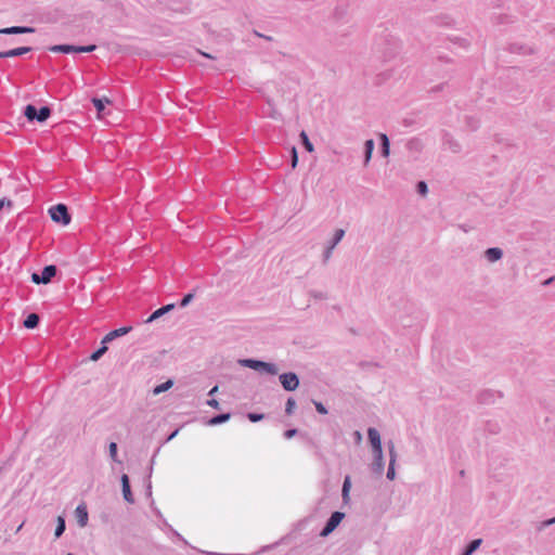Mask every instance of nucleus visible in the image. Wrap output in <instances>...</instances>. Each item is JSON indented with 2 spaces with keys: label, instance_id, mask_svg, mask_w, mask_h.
<instances>
[{
  "label": "nucleus",
  "instance_id": "5fc2aeb1",
  "mask_svg": "<svg viewBox=\"0 0 555 555\" xmlns=\"http://www.w3.org/2000/svg\"><path fill=\"white\" fill-rule=\"evenodd\" d=\"M438 60L440 62H444V63H450L451 62V59H449L448 56H444V55H439Z\"/></svg>",
  "mask_w": 555,
  "mask_h": 555
},
{
  "label": "nucleus",
  "instance_id": "c85d7f7f",
  "mask_svg": "<svg viewBox=\"0 0 555 555\" xmlns=\"http://www.w3.org/2000/svg\"><path fill=\"white\" fill-rule=\"evenodd\" d=\"M65 529H66L65 518L63 516H57V524H56V528L54 531V537L56 539H59L64 533Z\"/></svg>",
  "mask_w": 555,
  "mask_h": 555
},
{
  "label": "nucleus",
  "instance_id": "0e129e2a",
  "mask_svg": "<svg viewBox=\"0 0 555 555\" xmlns=\"http://www.w3.org/2000/svg\"><path fill=\"white\" fill-rule=\"evenodd\" d=\"M66 555H73V554H72V553H68V554H66Z\"/></svg>",
  "mask_w": 555,
  "mask_h": 555
},
{
  "label": "nucleus",
  "instance_id": "393cba45",
  "mask_svg": "<svg viewBox=\"0 0 555 555\" xmlns=\"http://www.w3.org/2000/svg\"><path fill=\"white\" fill-rule=\"evenodd\" d=\"M299 138L306 151L312 153L314 151V146L309 140V137L305 130L300 132Z\"/></svg>",
  "mask_w": 555,
  "mask_h": 555
},
{
  "label": "nucleus",
  "instance_id": "2f4dec72",
  "mask_svg": "<svg viewBox=\"0 0 555 555\" xmlns=\"http://www.w3.org/2000/svg\"><path fill=\"white\" fill-rule=\"evenodd\" d=\"M106 351H107V346H101L100 348H98L95 351H93V352L90 354L89 359H90L91 361H94V362H95V361L100 360V359L104 356V353H105Z\"/></svg>",
  "mask_w": 555,
  "mask_h": 555
},
{
  "label": "nucleus",
  "instance_id": "c03bdc74",
  "mask_svg": "<svg viewBox=\"0 0 555 555\" xmlns=\"http://www.w3.org/2000/svg\"><path fill=\"white\" fill-rule=\"evenodd\" d=\"M12 207H13V202L10 198L3 197V198L0 199V211L3 208L10 209Z\"/></svg>",
  "mask_w": 555,
  "mask_h": 555
},
{
  "label": "nucleus",
  "instance_id": "f8f14e48",
  "mask_svg": "<svg viewBox=\"0 0 555 555\" xmlns=\"http://www.w3.org/2000/svg\"><path fill=\"white\" fill-rule=\"evenodd\" d=\"M35 33L34 27L29 26H11L5 28H0V35H22V34H33Z\"/></svg>",
  "mask_w": 555,
  "mask_h": 555
},
{
  "label": "nucleus",
  "instance_id": "49530a36",
  "mask_svg": "<svg viewBox=\"0 0 555 555\" xmlns=\"http://www.w3.org/2000/svg\"><path fill=\"white\" fill-rule=\"evenodd\" d=\"M79 53H89L93 52L96 49L95 44H89V46H78Z\"/></svg>",
  "mask_w": 555,
  "mask_h": 555
},
{
  "label": "nucleus",
  "instance_id": "603ef678",
  "mask_svg": "<svg viewBox=\"0 0 555 555\" xmlns=\"http://www.w3.org/2000/svg\"><path fill=\"white\" fill-rule=\"evenodd\" d=\"M254 35L259 37V38H263L267 41H272L273 40V38L271 36L263 35V34H261V33H259L257 30H254Z\"/></svg>",
  "mask_w": 555,
  "mask_h": 555
},
{
  "label": "nucleus",
  "instance_id": "bf43d9fd",
  "mask_svg": "<svg viewBox=\"0 0 555 555\" xmlns=\"http://www.w3.org/2000/svg\"><path fill=\"white\" fill-rule=\"evenodd\" d=\"M151 491H152V486H151V482H149V485H147V493H149V495H151V493H152Z\"/></svg>",
  "mask_w": 555,
  "mask_h": 555
},
{
  "label": "nucleus",
  "instance_id": "1a4fd4ad",
  "mask_svg": "<svg viewBox=\"0 0 555 555\" xmlns=\"http://www.w3.org/2000/svg\"><path fill=\"white\" fill-rule=\"evenodd\" d=\"M442 144L453 153H460L462 151V146L459 141H456L448 131H443L442 133Z\"/></svg>",
  "mask_w": 555,
  "mask_h": 555
},
{
  "label": "nucleus",
  "instance_id": "de8ad7c7",
  "mask_svg": "<svg viewBox=\"0 0 555 555\" xmlns=\"http://www.w3.org/2000/svg\"><path fill=\"white\" fill-rule=\"evenodd\" d=\"M453 43L455 44H459L463 48H467L468 47V41L464 38H459V37H455V38H452L450 39Z\"/></svg>",
  "mask_w": 555,
  "mask_h": 555
},
{
  "label": "nucleus",
  "instance_id": "72a5a7b5",
  "mask_svg": "<svg viewBox=\"0 0 555 555\" xmlns=\"http://www.w3.org/2000/svg\"><path fill=\"white\" fill-rule=\"evenodd\" d=\"M296 409V401L294 398L289 397L285 403V413L286 415H292Z\"/></svg>",
  "mask_w": 555,
  "mask_h": 555
},
{
  "label": "nucleus",
  "instance_id": "4c0bfd02",
  "mask_svg": "<svg viewBox=\"0 0 555 555\" xmlns=\"http://www.w3.org/2000/svg\"><path fill=\"white\" fill-rule=\"evenodd\" d=\"M247 418L251 423H257V422H260V421H262L264 418V414L263 413L249 412V413H247Z\"/></svg>",
  "mask_w": 555,
  "mask_h": 555
},
{
  "label": "nucleus",
  "instance_id": "f704fd0d",
  "mask_svg": "<svg viewBox=\"0 0 555 555\" xmlns=\"http://www.w3.org/2000/svg\"><path fill=\"white\" fill-rule=\"evenodd\" d=\"M465 122H466V126L472 130V131H476L478 128H479V120H477L476 118L472 117V116H467L465 118Z\"/></svg>",
  "mask_w": 555,
  "mask_h": 555
},
{
  "label": "nucleus",
  "instance_id": "37998d69",
  "mask_svg": "<svg viewBox=\"0 0 555 555\" xmlns=\"http://www.w3.org/2000/svg\"><path fill=\"white\" fill-rule=\"evenodd\" d=\"M335 247H333V245H327L324 253H323V262L326 263L331 257H332V254H333V250H334Z\"/></svg>",
  "mask_w": 555,
  "mask_h": 555
},
{
  "label": "nucleus",
  "instance_id": "9d476101",
  "mask_svg": "<svg viewBox=\"0 0 555 555\" xmlns=\"http://www.w3.org/2000/svg\"><path fill=\"white\" fill-rule=\"evenodd\" d=\"M367 438L372 447V452L383 450L380 435L376 428L370 427L367 429Z\"/></svg>",
  "mask_w": 555,
  "mask_h": 555
},
{
  "label": "nucleus",
  "instance_id": "aec40b11",
  "mask_svg": "<svg viewBox=\"0 0 555 555\" xmlns=\"http://www.w3.org/2000/svg\"><path fill=\"white\" fill-rule=\"evenodd\" d=\"M231 418V413H221V414H217V415H214L212 417H210L207 422H206V425L208 426H217V425H220V424H223L225 422H228L229 420Z\"/></svg>",
  "mask_w": 555,
  "mask_h": 555
},
{
  "label": "nucleus",
  "instance_id": "bb28decb",
  "mask_svg": "<svg viewBox=\"0 0 555 555\" xmlns=\"http://www.w3.org/2000/svg\"><path fill=\"white\" fill-rule=\"evenodd\" d=\"M478 401L480 403H491L494 401V393L491 390H483L478 395Z\"/></svg>",
  "mask_w": 555,
  "mask_h": 555
},
{
  "label": "nucleus",
  "instance_id": "13d9d810",
  "mask_svg": "<svg viewBox=\"0 0 555 555\" xmlns=\"http://www.w3.org/2000/svg\"><path fill=\"white\" fill-rule=\"evenodd\" d=\"M177 434H178V429H176V430H175V431H173V433L168 437V439H169V440H170V439H172Z\"/></svg>",
  "mask_w": 555,
  "mask_h": 555
},
{
  "label": "nucleus",
  "instance_id": "6ab92c4d",
  "mask_svg": "<svg viewBox=\"0 0 555 555\" xmlns=\"http://www.w3.org/2000/svg\"><path fill=\"white\" fill-rule=\"evenodd\" d=\"M405 147L411 153L420 154L423 150V142L418 138H412L406 142Z\"/></svg>",
  "mask_w": 555,
  "mask_h": 555
},
{
  "label": "nucleus",
  "instance_id": "680f3d73",
  "mask_svg": "<svg viewBox=\"0 0 555 555\" xmlns=\"http://www.w3.org/2000/svg\"><path fill=\"white\" fill-rule=\"evenodd\" d=\"M553 281V278L548 279L545 284H551V282Z\"/></svg>",
  "mask_w": 555,
  "mask_h": 555
},
{
  "label": "nucleus",
  "instance_id": "79ce46f5",
  "mask_svg": "<svg viewBox=\"0 0 555 555\" xmlns=\"http://www.w3.org/2000/svg\"><path fill=\"white\" fill-rule=\"evenodd\" d=\"M312 402H313L318 413H320L322 415H325V414L328 413L326 406L322 402H319V401H315V400H313Z\"/></svg>",
  "mask_w": 555,
  "mask_h": 555
},
{
  "label": "nucleus",
  "instance_id": "5701e85b",
  "mask_svg": "<svg viewBox=\"0 0 555 555\" xmlns=\"http://www.w3.org/2000/svg\"><path fill=\"white\" fill-rule=\"evenodd\" d=\"M374 147H375V143H374L373 139H369L364 142V162H363L364 166L369 165V163L372 158Z\"/></svg>",
  "mask_w": 555,
  "mask_h": 555
},
{
  "label": "nucleus",
  "instance_id": "4468645a",
  "mask_svg": "<svg viewBox=\"0 0 555 555\" xmlns=\"http://www.w3.org/2000/svg\"><path fill=\"white\" fill-rule=\"evenodd\" d=\"M49 51L54 52V53H65V54L79 53L78 46L67 44V43L51 46V47H49Z\"/></svg>",
  "mask_w": 555,
  "mask_h": 555
},
{
  "label": "nucleus",
  "instance_id": "7c9ffc66",
  "mask_svg": "<svg viewBox=\"0 0 555 555\" xmlns=\"http://www.w3.org/2000/svg\"><path fill=\"white\" fill-rule=\"evenodd\" d=\"M345 236V230L337 229L332 237V240L328 242V245H333V247H336V245L343 240Z\"/></svg>",
  "mask_w": 555,
  "mask_h": 555
},
{
  "label": "nucleus",
  "instance_id": "c9c22d12",
  "mask_svg": "<svg viewBox=\"0 0 555 555\" xmlns=\"http://www.w3.org/2000/svg\"><path fill=\"white\" fill-rule=\"evenodd\" d=\"M554 524H555V516H554L553 518H548V519H545V520H543V521L539 522V524L537 525V527H535V528H537V530H538L539 532H541V531H542V530H544L546 527H550V526H552V525H554Z\"/></svg>",
  "mask_w": 555,
  "mask_h": 555
},
{
  "label": "nucleus",
  "instance_id": "cd10ccee",
  "mask_svg": "<svg viewBox=\"0 0 555 555\" xmlns=\"http://www.w3.org/2000/svg\"><path fill=\"white\" fill-rule=\"evenodd\" d=\"M173 386V382L171 379H168L159 385H157L154 389H153V395H159L162 392H165L167 390H169L171 387Z\"/></svg>",
  "mask_w": 555,
  "mask_h": 555
},
{
  "label": "nucleus",
  "instance_id": "a19ab883",
  "mask_svg": "<svg viewBox=\"0 0 555 555\" xmlns=\"http://www.w3.org/2000/svg\"><path fill=\"white\" fill-rule=\"evenodd\" d=\"M291 154H292L291 165H292V168L295 169L298 164V152L295 146L292 147Z\"/></svg>",
  "mask_w": 555,
  "mask_h": 555
},
{
  "label": "nucleus",
  "instance_id": "6e6d98bb",
  "mask_svg": "<svg viewBox=\"0 0 555 555\" xmlns=\"http://www.w3.org/2000/svg\"><path fill=\"white\" fill-rule=\"evenodd\" d=\"M217 391H218V386L216 385V386H214V387L209 390L208 396H210V397H211V396L216 395V393H217Z\"/></svg>",
  "mask_w": 555,
  "mask_h": 555
},
{
  "label": "nucleus",
  "instance_id": "412c9836",
  "mask_svg": "<svg viewBox=\"0 0 555 555\" xmlns=\"http://www.w3.org/2000/svg\"><path fill=\"white\" fill-rule=\"evenodd\" d=\"M380 154L383 157H388L390 154V141L387 134L379 133Z\"/></svg>",
  "mask_w": 555,
  "mask_h": 555
},
{
  "label": "nucleus",
  "instance_id": "f3484780",
  "mask_svg": "<svg viewBox=\"0 0 555 555\" xmlns=\"http://www.w3.org/2000/svg\"><path fill=\"white\" fill-rule=\"evenodd\" d=\"M508 51L511 53L522 54V55L533 53V50L530 47H528L526 44H520V43H511L508 47Z\"/></svg>",
  "mask_w": 555,
  "mask_h": 555
},
{
  "label": "nucleus",
  "instance_id": "f257e3e1",
  "mask_svg": "<svg viewBox=\"0 0 555 555\" xmlns=\"http://www.w3.org/2000/svg\"><path fill=\"white\" fill-rule=\"evenodd\" d=\"M238 363L244 367H248L259 373H266L269 375H276L279 372L276 364L262 360L248 358L240 360Z\"/></svg>",
  "mask_w": 555,
  "mask_h": 555
},
{
  "label": "nucleus",
  "instance_id": "3c124183",
  "mask_svg": "<svg viewBox=\"0 0 555 555\" xmlns=\"http://www.w3.org/2000/svg\"><path fill=\"white\" fill-rule=\"evenodd\" d=\"M206 403H207V405L211 406L212 409H216V410L220 409V404H219L218 400H216L215 398L207 400Z\"/></svg>",
  "mask_w": 555,
  "mask_h": 555
},
{
  "label": "nucleus",
  "instance_id": "9b49d317",
  "mask_svg": "<svg viewBox=\"0 0 555 555\" xmlns=\"http://www.w3.org/2000/svg\"><path fill=\"white\" fill-rule=\"evenodd\" d=\"M75 516L77 519V524L79 527L83 528L88 525L89 514L87 509V505L85 503H80L75 509Z\"/></svg>",
  "mask_w": 555,
  "mask_h": 555
},
{
  "label": "nucleus",
  "instance_id": "473e14b6",
  "mask_svg": "<svg viewBox=\"0 0 555 555\" xmlns=\"http://www.w3.org/2000/svg\"><path fill=\"white\" fill-rule=\"evenodd\" d=\"M388 451H389V463L396 464L397 461V451L393 441L388 442Z\"/></svg>",
  "mask_w": 555,
  "mask_h": 555
},
{
  "label": "nucleus",
  "instance_id": "e2e57ef3",
  "mask_svg": "<svg viewBox=\"0 0 555 555\" xmlns=\"http://www.w3.org/2000/svg\"><path fill=\"white\" fill-rule=\"evenodd\" d=\"M460 475L463 477L465 475V470H461Z\"/></svg>",
  "mask_w": 555,
  "mask_h": 555
},
{
  "label": "nucleus",
  "instance_id": "09e8293b",
  "mask_svg": "<svg viewBox=\"0 0 555 555\" xmlns=\"http://www.w3.org/2000/svg\"><path fill=\"white\" fill-rule=\"evenodd\" d=\"M309 295L315 299H326L327 298L325 293L318 292V291H310Z\"/></svg>",
  "mask_w": 555,
  "mask_h": 555
},
{
  "label": "nucleus",
  "instance_id": "ea45409f",
  "mask_svg": "<svg viewBox=\"0 0 555 555\" xmlns=\"http://www.w3.org/2000/svg\"><path fill=\"white\" fill-rule=\"evenodd\" d=\"M117 443L111 442L108 446L109 456L113 461L117 462Z\"/></svg>",
  "mask_w": 555,
  "mask_h": 555
},
{
  "label": "nucleus",
  "instance_id": "4be33fe9",
  "mask_svg": "<svg viewBox=\"0 0 555 555\" xmlns=\"http://www.w3.org/2000/svg\"><path fill=\"white\" fill-rule=\"evenodd\" d=\"M40 323V317L37 313H29L23 322L24 327L28 330L36 328Z\"/></svg>",
  "mask_w": 555,
  "mask_h": 555
},
{
  "label": "nucleus",
  "instance_id": "864d4df0",
  "mask_svg": "<svg viewBox=\"0 0 555 555\" xmlns=\"http://www.w3.org/2000/svg\"><path fill=\"white\" fill-rule=\"evenodd\" d=\"M114 338L109 337V333H107L101 340V346H106L108 343L113 341Z\"/></svg>",
  "mask_w": 555,
  "mask_h": 555
},
{
  "label": "nucleus",
  "instance_id": "b1692460",
  "mask_svg": "<svg viewBox=\"0 0 555 555\" xmlns=\"http://www.w3.org/2000/svg\"><path fill=\"white\" fill-rule=\"evenodd\" d=\"M482 539L472 540L463 550L461 555H473L481 545Z\"/></svg>",
  "mask_w": 555,
  "mask_h": 555
},
{
  "label": "nucleus",
  "instance_id": "e433bc0d",
  "mask_svg": "<svg viewBox=\"0 0 555 555\" xmlns=\"http://www.w3.org/2000/svg\"><path fill=\"white\" fill-rule=\"evenodd\" d=\"M193 299H194V293H193V292L188 293V294H185V295L182 297V299H181V300H180V302H179V306H180L181 308H184V307H186V306H188V305H189Z\"/></svg>",
  "mask_w": 555,
  "mask_h": 555
},
{
  "label": "nucleus",
  "instance_id": "6e6552de",
  "mask_svg": "<svg viewBox=\"0 0 555 555\" xmlns=\"http://www.w3.org/2000/svg\"><path fill=\"white\" fill-rule=\"evenodd\" d=\"M120 482H121V491H122L124 500L130 504H133L134 498H133L131 487H130V479L127 474L121 475Z\"/></svg>",
  "mask_w": 555,
  "mask_h": 555
},
{
  "label": "nucleus",
  "instance_id": "ddd939ff",
  "mask_svg": "<svg viewBox=\"0 0 555 555\" xmlns=\"http://www.w3.org/2000/svg\"><path fill=\"white\" fill-rule=\"evenodd\" d=\"M31 50V47H18L8 51H2L0 52V59L21 56L30 52Z\"/></svg>",
  "mask_w": 555,
  "mask_h": 555
},
{
  "label": "nucleus",
  "instance_id": "c756f323",
  "mask_svg": "<svg viewBox=\"0 0 555 555\" xmlns=\"http://www.w3.org/2000/svg\"><path fill=\"white\" fill-rule=\"evenodd\" d=\"M131 330H132L131 326H122L120 328L113 330L109 332V337L116 339L118 337H121V336L128 334Z\"/></svg>",
  "mask_w": 555,
  "mask_h": 555
},
{
  "label": "nucleus",
  "instance_id": "a18cd8bd",
  "mask_svg": "<svg viewBox=\"0 0 555 555\" xmlns=\"http://www.w3.org/2000/svg\"><path fill=\"white\" fill-rule=\"evenodd\" d=\"M395 465H396V464H391V463H389V465H388V469H387L386 477H387V479H389V480H393V479L396 478V469H395Z\"/></svg>",
  "mask_w": 555,
  "mask_h": 555
},
{
  "label": "nucleus",
  "instance_id": "a878e982",
  "mask_svg": "<svg viewBox=\"0 0 555 555\" xmlns=\"http://www.w3.org/2000/svg\"><path fill=\"white\" fill-rule=\"evenodd\" d=\"M92 103H93L96 112L100 114L105 109V105L109 104L111 101L107 98H103V99L93 98Z\"/></svg>",
  "mask_w": 555,
  "mask_h": 555
},
{
  "label": "nucleus",
  "instance_id": "2eb2a0df",
  "mask_svg": "<svg viewBox=\"0 0 555 555\" xmlns=\"http://www.w3.org/2000/svg\"><path fill=\"white\" fill-rule=\"evenodd\" d=\"M483 255L489 262L493 263L502 259L503 250L500 247H489Z\"/></svg>",
  "mask_w": 555,
  "mask_h": 555
},
{
  "label": "nucleus",
  "instance_id": "39448f33",
  "mask_svg": "<svg viewBox=\"0 0 555 555\" xmlns=\"http://www.w3.org/2000/svg\"><path fill=\"white\" fill-rule=\"evenodd\" d=\"M345 516L346 515L343 512H339V511L333 512L332 515L330 516V518L327 519L325 526L321 530L320 537H322V538L328 537L340 525V522L343 521Z\"/></svg>",
  "mask_w": 555,
  "mask_h": 555
},
{
  "label": "nucleus",
  "instance_id": "a211bd4d",
  "mask_svg": "<svg viewBox=\"0 0 555 555\" xmlns=\"http://www.w3.org/2000/svg\"><path fill=\"white\" fill-rule=\"evenodd\" d=\"M350 489H351V478L349 475L345 476L343 488H341V498L343 503L348 504L350 502Z\"/></svg>",
  "mask_w": 555,
  "mask_h": 555
},
{
  "label": "nucleus",
  "instance_id": "7ed1b4c3",
  "mask_svg": "<svg viewBox=\"0 0 555 555\" xmlns=\"http://www.w3.org/2000/svg\"><path fill=\"white\" fill-rule=\"evenodd\" d=\"M50 218L62 225L70 223L72 217L68 211V207L65 204H56L49 208Z\"/></svg>",
  "mask_w": 555,
  "mask_h": 555
},
{
  "label": "nucleus",
  "instance_id": "58836bf2",
  "mask_svg": "<svg viewBox=\"0 0 555 555\" xmlns=\"http://www.w3.org/2000/svg\"><path fill=\"white\" fill-rule=\"evenodd\" d=\"M416 191L420 195H426L428 192V186L425 181H418L416 184Z\"/></svg>",
  "mask_w": 555,
  "mask_h": 555
},
{
  "label": "nucleus",
  "instance_id": "dca6fc26",
  "mask_svg": "<svg viewBox=\"0 0 555 555\" xmlns=\"http://www.w3.org/2000/svg\"><path fill=\"white\" fill-rule=\"evenodd\" d=\"M176 307L175 304H168V305H165L160 308H158L157 310H155L146 320V323H151L157 319H159L160 317H163L164 314L168 313L169 311L173 310Z\"/></svg>",
  "mask_w": 555,
  "mask_h": 555
},
{
  "label": "nucleus",
  "instance_id": "8fccbe9b",
  "mask_svg": "<svg viewBox=\"0 0 555 555\" xmlns=\"http://www.w3.org/2000/svg\"><path fill=\"white\" fill-rule=\"evenodd\" d=\"M297 434H298L297 428H289L284 431V437L286 439H291V438L295 437Z\"/></svg>",
  "mask_w": 555,
  "mask_h": 555
},
{
  "label": "nucleus",
  "instance_id": "423d86ee",
  "mask_svg": "<svg viewBox=\"0 0 555 555\" xmlns=\"http://www.w3.org/2000/svg\"><path fill=\"white\" fill-rule=\"evenodd\" d=\"M280 383L284 390L294 391L299 387V377L294 372L282 373L279 376Z\"/></svg>",
  "mask_w": 555,
  "mask_h": 555
},
{
  "label": "nucleus",
  "instance_id": "f03ea898",
  "mask_svg": "<svg viewBox=\"0 0 555 555\" xmlns=\"http://www.w3.org/2000/svg\"><path fill=\"white\" fill-rule=\"evenodd\" d=\"M52 109L49 106L37 108L33 104H28L24 108V115L28 121L44 122L51 116Z\"/></svg>",
  "mask_w": 555,
  "mask_h": 555
},
{
  "label": "nucleus",
  "instance_id": "20e7f679",
  "mask_svg": "<svg viewBox=\"0 0 555 555\" xmlns=\"http://www.w3.org/2000/svg\"><path fill=\"white\" fill-rule=\"evenodd\" d=\"M57 268L54 264L44 266L40 273H33L31 281L36 284H48L56 275Z\"/></svg>",
  "mask_w": 555,
  "mask_h": 555
},
{
  "label": "nucleus",
  "instance_id": "052dcab7",
  "mask_svg": "<svg viewBox=\"0 0 555 555\" xmlns=\"http://www.w3.org/2000/svg\"><path fill=\"white\" fill-rule=\"evenodd\" d=\"M308 443H309V446H311V447H315V443H314V441H313L312 439H308Z\"/></svg>",
  "mask_w": 555,
  "mask_h": 555
},
{
  "label": "nucleus",
  "instance_id": "0eeeda50",
  "mask_svg": "<svg viewBox=\"0 0 555 555\" xmlns=\"http://www.w3.org/2000/svg\"><path fill=\"white\" fill-rule=\"evenodd\" d=\"M372 453H373V462L370 465L371 472L376 477H382V475L384 473V467H385L383 450L374 451Z\"/></svg>",
  "mask_w": 555,
  "mask_h": 555
},
{
  "label": "nucleus",
  "instance_id": "4d7b16f0",
  "mask_svg": "<svg viewBox=\"0 0 555 555\" xmlns=\"http://www.w3.org/2000/svg\"><path fill=\"white\" fill-rule=\"evenodd\" d=\"M442 88H443V85L441 83V85H438V86H436V87L431 88V90H430V91H431V92H438V91H441V90H442Z\"/></svg>",
  "mask_w": 555,
  "mask_h": 555
}]
</instances>
